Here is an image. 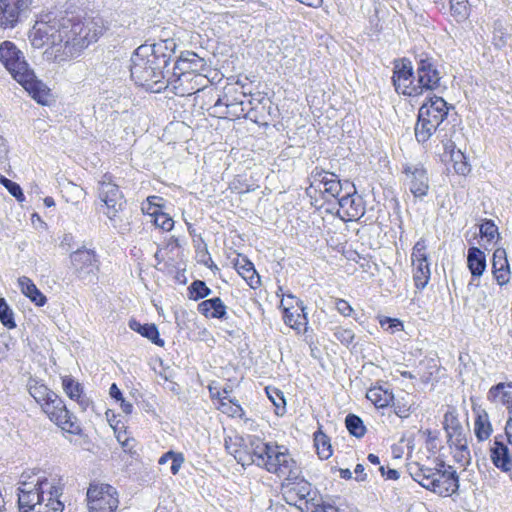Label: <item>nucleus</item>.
<instances>
[{"mask_svg": "<svg viewBox=\"0 0 512 512\" xmlns=\"http://www.w3.org/2000/svg\"><path fill=\"white\" fill-rule=\"evenodd\" d=\"M104 31L100 17L80 18L49 13L35 22L29 32V40L34 48L50 45L44 53L47 60L61 64L78 58Z\"/></svg>", "mask_w": 512, "mask_h": 512, "instance_id": "f257e3e1", "label": "nucleus"}, {"mask_svg": "<svg viewBox=\"0 0 512 512\" xmlns=\"http://www.w3.org/2000/svg\"><path fill=\"white\" fill-rule=\"evenodd\" d=\"M63 487L60 479L44 472L27 471L20 476L18 504L20 512H63L60 501Z\"/></svg>", "mask_w": 512, "mask_h": 512, "instance_id": "f03ea898", "label": "nucleus"}, {"mask_svg": "<svg viewBox=\"0 0 512 512\" xmlns=\"http://www.w3.org/2000/svg\"><path fill=\"white\" fill-rule=\"evenodd\" d=\"M234 457L242 465L255 463L268 472L276 474L283 481L299 479L301 469L288 449L277 444L266 443L259 438H251L245 451H235Z\"/></svg>", "mask_w": 512, "mask_h": 512, "instance_id": "7ed1b4c3", "label": "nucleus"}, {"mask_svg": "<svg viewBox=\"0 0 512 512\" xmlns=\"http://www.w3.org/2000/svg\"><path fill=\"white\" fill-rule=\"evenodd\" d=\"M167 44L168 41L143 44L134 51L131 56L130 72L136 84L155 92L168 86L167 81H163L166 77L164 68L169 61L163 52V49L168 48Z\"/></svg>", "mask_w": 512, "mask_h": 512, "instance_id": "20e7f679", "label": "nucleus"}, {"mask_svg": "<svg viewBox=\"0 0 512 512\" xmlns=\"http://www.w3.org/2000/svg\"><path fill=\"white\" fill-rule=\"evenodd\" d=\"M0 63L31 96L40 104H46L50 97L49 88L37 79L24 53L12 41L0 44Z\"/></svg>", "mask_w": 512, "mask_h": 512, "instance_id": "39448f33", "label": "nucleus"}, {"mask_svg": "<svg viewBox=\"0 0 512 512\" xmlns=\"http://www.w3.org/2000/svg\"><path fill=\"white\" fill-rule=\"evenodd\" d=\"M208 71L209 66L203 58L193 52H188L175 63L174 71L167 78L166 85H171L177 94L189 95L193 91H199L200 86H206V83L209 82Z\"/></svg>", "mask_w": 512, "mask_h": 512, "instance_id": "423d86ee", "label": "nucleus"}, {"mask_svg": "<svg viewBox=\"0 0 512 512\" xmlns=\"http://www.w3.org/2000/svg\"><path fill=\"white\" fill-rule=\"evenodd\" d=\"M415 480L424 488L442 496H448L458 489L456 471L444 463H438L434 468L420 467L415 473Z\"/></svg>", "mask_w": 512, "mask_h": 512, "instance_id": "0eeeda50", "label": "nucleus"}, {"mask_svg": "<svg viewBox=\"0 0 512 512\" xmlns=\"http://www.w3.org/2000/svg\"><path fill=\"white\" fill-rule=\"evenodd\" d=\"M87 506L89 512H115L119 506L116 488L107 483H90L87 489Z\"/></svg>", "mask_w": 512, "mask_h": 512, "instance_id": "6e6552de", "label": "nucleus"}, {"mask_svg": "<svg viewBox=\"0 0 512 512\" xmlns=\"http://www.w3.org/2000/svg\"><path fill=\"white\" fill-rule=\"evenodd\" d=\"M41 411L63 431L71 434L81 432L77 418L68 410L63 399L56 393L51 400L44 403Z\"/></svg>", "mask_w": 512, "mask_h": 512, "instance_id": "1a4fd4ad", "label": "nucleus"}, {"mask_svg": "<svg viewBox=\"0 0 512 512\" xmlns=\"http://www.w3.org/2000/svg\"><path fill=\"white\" fill-rule=\"evenodd\" d=\"M309 180L310 186L307 188V194L309 196L312 197L313 194L319 192L326 201L339 199L341 196L342 184L334 173L315 168L311 172Z\"/></svg>", "mask_w": 512, "mask_h": 512, "instance_id": "9d476101", "label": "nucleus"}, {"mask_svg": "<svg viewBox=\"0 0 512 512\" xmlns=\"http://www.w3.org/2000/svg\"><path fill=\"white\" fill-rule=\"evenodd\" d=\"M98 197L107 208L105 214L113 221L118 212L122 210L124 204V196L118 185L113 183L111 176L104 175L98 185Z\"/></svg>", "mask_w": 512, "mask_h": 512, "instance_id": "9b49d317", "label": "nucleus"}, {"mask_svg": "<svg viewBox=\"0 0 512 512\" xmlns=\"http://www.w3.org/2000/svg\"><path fill=\"white\" fill-rule=\"evenodd\" d=\"M404 185L415 198H423L429 190V178L426 169L421 164H407L403 171Z\"/></svg>", "mask_w": 512, "mask_h": 512, "instance_id": "f8f14e48", "label": "nucleus"}, {"mask_svg": "<svg viewBox=\"0 0 512 512\" xmlns=\"http://www.w3.org/2000/svg\"><path fill=\"white\" fill-rule=\"evenodd\" d=\"M393 83L398 93L412 97L421 95V89L417 86L410 62L401 61L395 65Z\"/></svg>", "mask_w": 512, "mask_h": 512, "instance_id": "ddd939ff", "label": "nucleus"}, {"mask_svg": "<svg viewBox=\"0 0 512 512\" xmlns=\"http://www.w3.org/2000/svg\"><path fill=\"white\" fill-rule=\"evenodd\" d=\"M31 3L32 0H0V28H13Z\"/></svg>", "mask_w": 512, "mask_h": 512, "instance_id": "4468645a", "label": "nucleus"}, {"mask_svg": "<svg viewBox=\"0 0 512 512\" xmlns=\"http://www.w3.org/2000/svg\"><path fill=\"white\" fill-rule=\"evenodd\" d=\"M443 425L447 433L448 443L450 446H455L462 453H468L467 440L463 433V427L454 410H448L444 414Z\"/></svg>", "mask_w": 512, "mask_h": 512, "instance_id": "2eb2a0df", "label": "nucleus"}, {"mask_svg": "<svg viewBox=\"0 0 512 512\" xmlns=\"http://www.w3.org/2000/svg\"><path fill=\"white\" fill-rule=\"evenodd\" d=\"M440 75L434 64L429 60H421L417 68V86L421 89V95L438 87Z\"/></svg>", "mask_w": 512, "mask_h": 512, "instance_id": "dca6fc26", "label": "nucleus"}, {"mask_svg": "<svg viewBox=\"0 0 512 512\" xmlns=\"http://www.w3.org/2000/svg\"><path fill=\"white\" fill-rule=\"evenodd\" d=\"M70 258L75 271L81 278L94 274L98 269L96 256L91 250L79 249L73 252Z\"/></svg>", "mask_w": 512, "mask_h": 512, "instance_id": "f3484780", "label": "nucleus"}, {"mask_svg": "<svg viewBox=\"0 0 512 512\" xmlns=\"http://www.w3.org/2000/svg\"><path fill=\"white\" fill-rule=\"evenodd\" d=\"M339 212L349 220H357L364 214L362 200L356 195L355 191L347 192L338 199Z\"/></svg>", "mask_w": 512, "mask_h": 512, "instance_id": "a211bd4d", "label": "nucleus"}, {"mask_svg": "<svg viewBox=\"0 0 512 512\" xmlns=\"http://www.w3.org/2000/svg\"><path fill=\"white\" fill-rule=\"evenodd\" d=\"M492 269L493 275L500 286L506 285L510 281V266L504 248H497L494 251Z\"/></svg>", "mask_w": 512, "mask_h": 512, "instance_id": "6ab92c4d", "label": "nucleus"}, {"mask_svg": "<svg viewBox=\"0 0 512 512\" xmlns=\"http://www.w3.org/2000/svg\"><path fill=\"white\" fill-rule=\"evenodd\" d=\"M490 452L491 460L497 468L505 472L512 469V453L504 442L495 438Z\"/></svg>", "mask_w": 512, "mask_h": 512, "instance_id": "aec40b11", "label": "nucleus"}, {"mask_svg": "<svg viewBox=\"0 0 512 512\" xmlns=\"http://www.w3.org/2000/svg\"><path fill=\"white\" fill-rule=\"evenodd\" d=\"M26 387L30 396L35 400L40 408L56 394L44 383L43 380L36 377H30L27 381Z\"/></svg>", "mask_w": 512, "mask_h": 512, "instance_id": "412c9836", "label": "nucleus"}, {"mask_svg": "<svg viewBox=\"0 0 512 512\" xmlns=\"http://www.w3.org/2000/svg\"><path fill=\"white\" fill-rule=\"evenodd\" d=\"M234 267L239 275L246 280L250 287L256 288V286L260 283V278L252 262H250L247 258L238 256L234 262Z\"/></svg>", "mask_w": 512, "mask_h": 512, "instance_id": "4be33fe9", "label": "nucleus"}, {"mask_svg": "<svg viewBox=\"0 0 512 512\" xmlns=\"http://www.w3.org/2000/svg\"><path fill=\"white\" fill-rule=\"evenodd\" d=\"M18 285L21 292L37 306H44L46 304V296L36 287L30 278L26 276L20 277L18 279Z\"/></svg>", "mask_w": 512, "mask_h": 512, "instance_id": "5701e85b", "label": "nucleus"}, {"mask_svg": "<svg viewBox=\"0 0 512 512\" xmlns=\"http://www.w3.org/2000/svg\"><path fill=\"white\" fill-rule=\"evenodd\" d=\"M441 128H437L433 124L429 123V120H424L418 116V121L415 126V137L419 143L427 142L431 136L438 132L437 137L441 138V142L445 143V136H441Z\"/></svg>", "mask_w": 512, "mask_h": 512, "instance_id": "b1692460", "label": "nucleus"}, {"mask_svg": "<svg viewBox=\"0 0 512 512\" xmlns=\"http://www.w3.org/2000/svg\"><path fill=\"white\" fill-rule=\"evenodd\" d=\"M488 398L496 404L512 405V383H499L493 386L488 393Z\"/></svg>", "mask_w": 512, "mask_h": 512, "instance_id": "393cba45", "label": "nucleus"}, {"mask_svg": "<svg viewBox=\"0 0 512 512\" xmlns=\"http://www.w3.org/2000/svg\"><path fill=\"white\" fill-rule=\"evenodd\" d=\"M129 328L133 331L138 332L143 337L149 339L152 343L162 347L164 341L159 337V331L154 324H141L135 319H131L128 323Z\"/></svg>", "mask_w": 512, "mask_h": 512, "instance_id": "a878e982", "label": "nucleus"}, {"mask_svg": "<svg viewBox=\"0 0 512 512\" xmlns=\"http://www.w3.org/2000/svg\"><path fill=\"white\" fill-rule=\"evenodd\" d=\"M281 304L284 307V322L287 325L295 330H300L302 327L306 326L307 318L302 305L294 310L291 307L285 306L284 300H282Z\"/></svg>", "mask_w": 512, "mask_h": 512, "instance_id": "bb28decb", "label": "nucleus"}, {"mask_svg": "<svg viewBox=\"0 0 512 512\" xmlns=\"http://www.w3.org/2000/svg\"><path fill=\"white\" fill-rule=\"evenodd\" d=\"M200 313L206 317L222 318L226 313V306L219 297L204 300L198 305Z\"/></svg>", "mask_w": 512, "mask_h": 512, "instance_id": "cd10ccee", "label": "nucleus"}, {"mask_svg": "<svg viewBox=\"0 0 512 512\" xmlns=\"http://www.w3.org/2000/svg\"><path fill=\"white\" fill-rule=\"evenodd\" d=\"M366 397L378 408L389 406L394 398L392 391L388 388H384L383 386L371 387L368 389Z\"/></svg>", "mask_w": 512, "mask_h": 512, "instance_id": "c85d7f7f", "label": "nucleus"}, {"mask_svg": "<svg viewBox=\"0 0 512 512\" xmlns=\"http://www.w3.org/2000/svg\"><path fill=\"white\" fill-rule=\"evenodd\" d=\"M62 387L67 396L79 403L82 409L88 405V400L82 397L83 389L80 383L76 382L72 377L65 376L62 379Z\"/></svg>", "mask_w": 512, "mask_h": 512, "instance_id": "c756f323", "label": "nucleus"}, {"mask_svg": "<svg viewBox=\"0 0 512 512\" xmlns=\"http://www.w3.org/2000/svg\"><path fill=\"white\" fill-rule=\"evenodd\" d=\"M467 263L473 276H481L486 268L484 252L476 247L470 248L468 250Z\"/></svg>", "mask_w": 512, "mask_h": 512, "instance_id": "7c9ffc66", "label": "nucleus"}, {"mask_svg": "<svg viewBox=\"0 0 512 512\" xmlns=\"http://www.w3.org/2000/svg\"><path fill=\"white\" fill-rule=\"evenodd\" d=\"M420 109L426 110V112L436 116L438 119L443 120L448 114L447 102L442 97H431L429 100L422 104Z\"/></svg>", "mask_w": 512, "mask_h": 512, "instance_id": "2f4dec72", "label": "nucleus"}, {"mask_svg": "<svg viewBox=\"0 0 512 512\" xmlns=\"http://www.w3.org/2000/svg\"><path fill=\"white\" fill-rule=\"evenodd\" d=\"M284 493L288 497H292L293 494L297 495L300 499H305L310 494V484L299 476V479L295 481H284L283 484Z\"/></svg>", "mask_w": 512, "mask_h": 512, "instance_id": "473e14b6", "label": "nucleus"}, {"mask_svg": "<svg viewBox=\"0 0 512 512\" xmlns=\"http://www.w3.org/2000/svg\"><path fill=\"white\" fill-rule=\"evenodd\" d=\"M413 280L417 289H424L431 276L429 262H413Z\"/></svg>", "mask_w": 512, "mask_h": 512, "instance_id": "72a5a7b5", "label": "nucleus"}, {"mask_svg": "<svg viewBox=\"0 0 512 512\" xmlns=\"http://www.w3.org/2000/svg\"><path fill=\"white\" fill-rule=\"evenodd\" d=\"M492 432L491 423L487 413L479 414L474 423V433L479 441L487 440Z\"/></svg>", "mask_w": 512, "mask_h": 512, "instance_id": "f704fd0d", "label": "nucleus"}, {"mask_svg": "<svg viewBox=\"0 0 512 512\" xmlns=\"http://www.w3.org/2000/svg\"><path fill=\"white\" fill-rule=\"evenodd\" d=\"M314 442L317 450V454L321 459H328L332 455V449L329 438L318 431L314 434Z\"/></svg>", "mask_w": 512, "mask_h": 512, "instance_id": "c9c22d12", "label": "nucleus"}, {"mask_svg": "<svg viewBox=\"0 0 512 512\" xmlns=\"http://www.w3.org/2000/svg\"><path fill=\"white\" fill-rule=\"evenodd\" d=\"M450 10L457 22H462L469 16L470 8L467 0H450Z\"/></svg>", "mask_w": 512, "mask_h": 512, "instance_id": "e433bc0d", "label": "nucleus"}, {"mask_svg": "<svg viewBox=\"0 0 512 512\" xmlns=\"http://www.w3.org/2000/svg\"><path fill=\"white\" fill-rule=\"evenodd\" d=\"M345 423H346V427H347L348 431L353 436H355L357 438L364 436V434L366 432V428L363 425V421L361 420L360 417H358L354 414H349L346 417Z\"/></svg>", "mask_w": 512, "mask_h": 512, "instance_id": "4c0bfd02", "label": "nucleus"}, {"mask_svg": "<svg viewBox=\"0 0 512 512\" xmlns=\"http://www.w3.org/2000/svg\"><path fill=\"white\" fill-rule=\"evenodd\" d=\"M218 409L222 413L231 417H241L243 415L242 407L239 404L232 402L231 400H227L226 397H222L220 399Z\"/></svg>", "mask_w": 512, "mask_h": 512, "instance_id": "58836bf2", "label": "nucleus"}, {"mask_svg": "<svg viewBox=\"0 0 512 512\" xmlns=\"http://www.w3.org/2000/svg\"><path fill=\"white\" fill-rule=\"evenodd\" d=\"M190 298L198 300L211 294V289L201 280H195L189 287Z\"/></svg>", "mask_w": 512, "mask_h": 512, "instance_id": "ea45409f", "label": "nucleus"}, {"mask_svg": "<svg viewBox=\"0 0 512 512\" xmlns=\"http://www.w3.org/2000/svg\"><path fill=\"white\" fill-rule=\"evenodd\" d=\"M0 321L9 329L16 326L14 322L13 311L8 306L4 298H0Z\"/></svg>", "mask_w": 512, "mask_h": 512, "instance_id": "a19ab883", "label": "nucleus"}, {"mask_svg": "<svg viewBox=\"0 0 512 512\" xmlns=\"http://www.w3.org/2000/svg\"><path fill=\"white\" fill-rule=\"evenodd\" d=\"M266 392H267L269 399L272 401V403L274 404V406L276 408V413L278 415H280V414L282 415L285 411V405H286L283 393L275 388L274 389L267 388Z\"/></svg>", "mask_w": 512, "mask_h": 512, "instance_id": "79ce46f5", "label": "nucleus"}, {"mask_svg": "<svg viewBox=\"0 0 512 512\" xmlns=\"http://www.w3.org/2000/svg\"><path fill=\"white\" fill-rule=\"evenodd\" d=\"M412 263L413 262H428L427 245L424 239L416 242L412 250Z\"/></svg>", "mask_w": 512, "mask_h": 512, "instance_id": "37998d69", "label": "nucleus"}, {"mask_svg": "<svg viewBox=\"0 0 512 512\" xmlns=\"http://www.w3.org/2000/svg\"><path fill=\"white\" fill-rule=\"evenodd\" d=\"M0 183L9 191V193L14 196L19 202H23L25 200V196L22 192L21 187L4 177L2 174H0Z\"/></svg>", "mask_w": 512, "mask_h": 512, "instance_id": "c03bdc74", "label": "nucleus"}, {"mask_svg": "<svg viewBox=\"0 0 512 512\" xmlns=\"http://www.w3.org/2000/svg\"><path fill=\"white\" fill-rule=\"evenodd\" d=\"M151 221L158 228H161L164 231H170L174 226L173 219L166 213L160 211L157 213Z\"/></svg>", "mask_w": 512, "mask_h": 512, "instance_id": "a18cd8bd", "label": "nucleus"}, {"mask_svg": "<svg viewBox=\"0 0 512 512\" xmlns=\"http://www.w3.org/2000/svg\"><path fill=\"white\" fill-rule=\"evenodd\" d=\"M157 200H160V198L157 196H149L147 202L142 206L143 212L151 218L161 211L160 205L156 202Z\"/></svg>", "mask_w": 512, "mask_h": 512, "instance_id": "49530a36", "label": "nucleus"}, {"mask_svg": "<svg viewBox=\"0 0 512 512\" xmlns=\"http://www.w3.org/2000/svg\"><path fill=\"white\" fill-rule=\"evenodd\" d=\"M480 234L482 237L492 240L498 234V228L492 220H485L480 226Z\"/></svg>", "mask_w": 512, "mask_h": 512, "instance_id": "de8ad7c7", "label": "nucleus"}, {"mask_svg": "<svg viewBox=\"0 0 512 512\" xmlns=\"http://www.w3.org/2000/svg\"><path fill=\"white\" fill-rule=\"evenodd\" d=\"M380 325L382 328H385L390 333H394L396 330H402L403 324L400 320L385 317L380 320Z\"/></svg>", "mask_w": 512, "mask_h": 512, "instance_id": "09e8293b", "label": "nucleus"}, {"mask_svg": "<svg viewBox=\"0 0 512 512\" xmlns=\"http://www.w3.org/2000/svg\"><path fill=\"white\" fill-rule=\"evenodd\" d=\"M334 335L337 340L345 345H349L354 339V333L351 329L338 328Z\"/></svg>", "mask_w": 512, "mask_h": 512, "instance_id": "8fccbe9b", "label": "nucleus"}, {"mask_svg": "<svg viewBox=\"0 0 512 512\" xmlns=\"http://www.w3.org/2000/svg\"><path fill=\"white\" fill-rule=\"evenodd\" d=\"M335 307L337 311L345 317L350 316L353 312L351 305L344 299H337L335 302Z\"/></svg>", "mask_w": 512, "mask_h": 512, "instance_id": "3c124183", "label": "nucleus"}, {"mask_svg": "<svg viewBox=\"0 0 512 512\" xmlns=\"http://www.w3.org/2000/svg\"><path fill=\"white\" fill-rule=\"evenodd\" d=\"M171 462H172L171 467H170L171 473L173 475H176L179 472L182 464L184 463L183 454L174 452V456H171Z\"/></svg>", "mask_w": 512, "mask_h": 512, "instance_id": "603ef678", "label": "nucleus"}, {"mask_svg": "<svg viewBox=\"0 0 512 512\" xmlns=\"http://www.w3.org/2000/svg\"><path fill=\"white\" fill-rule=\"evenodd\" d=\"M418 116L422 117L424 120H429V123L433 124L437 128L440 127L443 120L438 119L436 116L426 112V110L419 109Z\"/></svg>", "mask_w": 512, "mask_h": 512, "instance_id": "864d4df0", "label": "nucleus"}, {"mask_svg": "<svg viewBox=\"0 0 512 512\" xmlns=\"http://www.w3.org/2000/svg\"><path fill=\"white\" fill-rule=\"evenodd\" d=\"M379 470L382 476H385L387 479L397 480L399 478V472L395 469L388 468L386 470L384 466H381Z\"/></svg>", "mask_w": 512, "mask_h": 512, "instance_id": "5fc2aeb1", "label": "nucleus"}, {"mask_svg": "<svg viewBox=\"0 0 512 512\" xmlns=\"http://www.w3.org/2000/svg\"><path fill=\"white\" fill-rule=\"evenodd\" d=\"M409 410H410V407L406 406V405H397L395 406V413L397 416H399L400 418H406L409 416Z\"/></svg>", "mask_w": 512, "mask_h": 512, "instance_id": "6e6d98bb", "label": "nucleus"}, {"mask_svg": "<svg viewBox=\"0 0 512 512\" xmlns=\"http://www.w3.org/2000/svg\"><path fill=\"white\" fill-rule=\"evenodd\" d=\"M109 394L116 401H119V400H121L123 398L120 389L118 388V386L115 383H113L111 385L110 390H109Z\"/></svg>", "mask_w": 512, "mask_h": 512, "instance_id": "4d7b16f0", "label": "nucleus"}, {"mask_svg": "<svg viewBox=\"0 0 512 512\" xmlns=\"http://www.w3.org/2000/svg\"><path fill=\"white\" fill-rule=\"evenodd\" d=\"M455 170L458 174L465 175L470 171V167L466 162H456Z\"/></svg>", "mask_w": 512, "mask_h": 512, "instance_id": "13d9d810", "label": "nucleus"}, {"mask_svg": "<svg viewBox=\"0 0 512 512\" xmlns=\"http://www.w3.org/2000/svg\"><path fill=\"white\" fill-rule=\"evenodd\" d=\"M118 402H120V407L122 409V411L125 413V414H131L132 413V410H133V405L132 403L126 401L124 398H122L121 400H119Z\"/></svg>", "mask_w": 512, "mask_h": 512, "instance_id": "bf43d9fd", "label": "nucleus"}, {"mask_svg": "<svg viewBox=\"0 0 512 512\" xmlns=\"http://www.w3.org/2000/svg\"><path fill=\"white\" fill-rule=\"evenodd\" d=\"M225 106L227 109L235 107V104L229 103L227 96H224L223 98H218V100L215 102V107Z\"/></svg>", "mask_w": 512, "mask_h": 512, "instance_id": "052dcab7", "label": "nucleus"}, {"mask_svg": "<svg viewBox=\"0 0 512 512\" xmlns=\"http://www.w3.org/2000/svg\"><path fill=\"white\" fill-rule=\"evenodd\" d=\"M171 456H174V451H168V452H166L165 454H163V455L160 457V459H159L158 463H159L160 465H164V464H166L168 461H171Z\"/></svg>", "mask_w": 512, "mask_h": 512, "instance_id": "680f3d73", "label": "nucleus"}, {"mask_svg": "<svg viewBox=\"0 0 512 512\" xmlns=\"http://www.w3.org/2000/svg\"><path fill=\"white\" fill-rule=\"evenodd\" d=\"M505 431H506V436L508 438V441L512 445V418L510 420H508L506 427H505Z\"/></svg>", "mask_w": 512, "mask_h": 512, "instance_id": "e2e57ef3", "label": "nucleus"}, {"mask_svg": "<svg viewBox=\"0 0 512 512\" xmlns=\"http://www.w3.org/2000/svg\"><path fill=\"white\" fill-rule=\"evenodd\" d=\"M118 440H119V442H121L122 447L125 450L131 452V450L133 448V440L125 439L124 441H121L120 437H118Z\"/></svg>", "mask_w": 512, "mask_h": 512, "instance_id": "0e129e2a", "label": "nucleus"}, {"mask_svg": "<svg viewBox=\"0 0 512 512\" xmlns=\"http://www.w3.org/2000/svg\"><path fill=\"white\" fill-rule=\"evenodd\" d=\"M340 476L344 479H350L352 477V473L349 469H341Z\"/></svg>", "mask_w": 512, "mask_h": 512, "instance_id": "69168bd1", "label": "nucleus"}, {"mask_svg": "<svg viewBox=\"0 0 512 512\" xmlns=\"http://www.w3.org/2000/svg\"><path fill=\"white\" fill-rule=\"evenodd\" d=\"M368 460L372 464H379L380 463L379 457L377 455H375V454H369L368 455Z\"/></svg>", "mask_w": 512, "mask_h": 512, "instance_id": "338daca9", "label": "nucleus"}, {"mask_svg": "<svg viewBox=\"0 0 512 512\" xmlns=\"http://www.w3.org/2000/svg\"><path fill=\"white\" fill-rule=\"evenodd\" d=\"M44 204L46 207H53L55 205V201L52 197H46L44 198Z\"/></svg>", "mask_w": 512, "mask_h": 512, "instance_id": "774afa93", "label": "nucleus"}]
</instances>
